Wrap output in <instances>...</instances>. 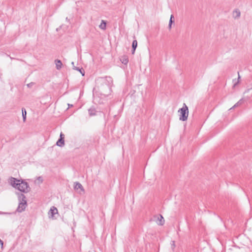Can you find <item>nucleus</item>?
I'll return each mask as SVG.
<instances>
[{
    "label": "nucleus",
    "mask_w": 252,
    "mask_h": 252,
    "mask_svg": "<svg viewBox=\"0 0 252 252\" xmlns=\"http://www.w3.org/2000/svg\"><path fill=\"white\" fill-rule=\"evenodd\" d=\"M243 99H241L240 100H239V101H238L233 107H232L230 110L231 109H232L237 106H238L239 105H240V104H241L242 103H243Z\"/></svg>",
    "instance_id": "f3484780"
},
{
    "label": "nucleus",
    "mask_w": 252,
    "mask_h": 252,
    "mask_svg": "<svg viewBox=\"0 0 252 252\" xmlns=\"http://www.w3.org/2000/svg\"><path fill=\"white\" fill-rule=\"evenodd\" d=\"M94 88L93 89V96H94Z\"/></svg>",
    "instance_id": "393cba45"
},
{
    "label": "nucleus",
    "mask_w": 252,
    "mask_h": 252,
    "mask_svg": "<svg viewBox=\"0 0 252 252\" xmlns=\"http://www.w3.org/2000/svg\"><path fill=\"white\" fill-rule=\"evenodd\" d=\"M42 179V178L41 177H39L38 179Z\"/></svg>",
    "instance_id": "c85d7f7f"
},
{
    "label": "nucleus",
    "mask_w": 252,
    "mask_h": 252,
    "mask_svg": "<svg viewBox=\"0 0 252 252\" xmlns=\"http://www.w3.org/2000/svg\"><path fill=\"white\" fill-rule=\"evenodd\" d=\"M241 12L239 10L236 9L233 11V17L235 19H238L240 17Z\"/></svg>",
    "instance_id": "9d476101"
},
{
    "label": "nucleus",
    "mask_w": 252,
    "mask_h": 252,
    "mask_svg": "<svg viewBox=\"0 0 252 252\" xmlns=\"http://www.w3.org/2000/svg\"><path fill=\"white\" fill-rule=\"evenodd\" d=\"M22 117L23 121L25 122L26 120V115H27V112L24 108H22Z\"/></svg>",
    "instance_id": "2eb2a0df"
},
{
    "label": "nucleus",
    "mask_w": 252,
    "mask_h": 252,
    "mask_svg": "<svg viewBox=\"0 0 252 252\" xmlns=\"http://www.w3.org/2000/svg\"><path fill=\"white\" fill-rule=\"evenodd\" d=\"M169 23H170V24H172V23H174V16L173 15H171Z\"/></svg>",
    "instance_id": "a211bd4d"
},
{
    "label": "nucleus",
    "mask_w": 252,
    "mask_h": 252,
    "mask_svg": "<svg viewBox=\"0 0 252 252\" xmlns=\"http://www.w3.org/2000/svg\"><path fill=\"white\" fill-rule=\"evenodd\" d=\"M10 181L12 186L21 192L27 193L31 190L28 183L22 179L19 180L14 177H11Z\"/></svg>",
    "instance_id": "f03ea898"
},
{
    "label": "nucleus",
    "mask_w": 252,
    "mask_h": 252,
    "mask_svg": "<svg viewBox=\"0 0 252 252\" xmlns=\"http://www.w3.org/2000/svg\"><path fill=\"white\" fill-rule=\"evenodd\" d=\"M96 82L98 85L99 84L104 85V90L102 91L99 90L100 93L97 92V96H95V101H97L100 105L99 107H97V109L98 110V111L95 109V113L96 112H102L103 113L105 110V107L103 106V104L106 100V96L108 95L106 93L110 90L109 84L112 82V79L110 77L98 78L97 79Z\"/></svg>",
    "instance_id": "f257e3e1"
},
{
    "label": "nucleus",
    "mask_w": 252,
    "mask_h": 252,
    "mask_svg": "<svg viewBox=\"0 0 252 252\" xmlns=\"http://www.w3.org/2000/svg\"><path fill=\"white\" fill-rule=\"evenodd\" d=\"M18 196L19 203L16 211L19 213L24 211L27 206V202L26 196L22 193H16Z\"/></svg>",
    "instance_id": "7ed1b4c3"
},
{
    "label": "nucleus",
    "mask_w": 252,
    "mask_h": 252,
    "mask_svg": "<svg viewBox=\"0 0 252 252\" xmlns=\"http://www.w3.org/2000/svg\"><path fill=\"white\" fill-rule=\"evenodd\" d=\"M137 46V41L136 40H134L132 43V51L131 53L134 54L135 51V50Z\"/></svg>",
    "instance_id": "1a4fd4ad"
},
{
    "label": "nucleus",
    "mask_w": 252,
    "mask_h": 252,
    "mask_svg": "<svg viewBox=\"0 0 252 252\" xmlns=\"http://www.w3.org/2000/svg\"><path fill=\"white\" fill-rule=\"evenodd\" d=\"M122 63L124 64H127L128 62V59L126 56H123L121 59Z\"/></svg>",
    "instance_id": "dca6fc26"
},
{
    "label": "nucleus",
    "mask_w": 252,
    "mask_h": 252,
    "mask_svg": "<svg viewBox=\"0 0 252 252\" xmlns=\"http://www.w3.org/2000/svg\"><path fill=\"white\" fill-rule=\"evenodd\" d=\"M106 21L103 20H101V24L99 25V27L100 29L103 30H105L106 29Z\"/></svg>",
    "instance_id": "4468645a"
},
{
    "label": "nucleus",
    "mask_w": 252,
    "mask_h": 252,
    "mask_svg": "<svg viewBox=\"0 0 252 252\" xmlns=\"http://www.w3.org/2000/svg\"><path fill=\"white\" fill-rule=\"evenodd\" d=\"M73 69H74V70H77L78 71H79L80 72V73L83 75V76H84L85 75V71L83 69V68L81 67H77V66H73Z\"/></svg>",
    "instance_id": "9b49d317"
},
{
    "label": "nucleus",
    "mask_w": 252,
    "mask_h": 252,
    "mask_svg": "<svg viewBox=\"0 0 252 252\" xmlns=\"http://www.w3.org/2000/svg\"><path fill=\"white\" fill-rule=\"evenodd\" d=\"M158 220L157 223L159 225H163L164 223V219L161 215L157 216Z\"/></svg>",
    "instance_id": "39448f33"
},
{
    "label": "nucleus",
    "mask_w": 252,
    "mask_h": 252,
    "mask_svg": "<svg viewBox=\"0 0 252 252\" xmlns=\"http://www.w3.org/2000/svg\"><path fill=\"white\" fill-rule=\"evenodd\" d=\"M74 189L75 190H78L79 189H80L81 190L84 191V189L82 185L79 182L74 183Z\"/></svg>",
    "instance_id": "423d86ee"
},
{
    "label": "nucleus",
    "mask_w": 252,
    "mask_h": 252,
    "mask_svg": "<svg viewBox=\"0 0 252 252\" xmlns=\"http://www.w3.org/2000/svg\"><path fill=\"white\" fill-rule=\"evenodd\" d=\"M56 145L60 147H63L64 146V140L59 138L56 143Z\"/></svg>",
    "instance_id": "f8f14e48"
},
{
    "label": "nucleus",
    "mask_w": 252,
    "mask_h": 252,
    "mask_svg": "<svg viewBox=\"0 0 252 252\" xmlns=\"http://www.w3.org/2000/svg\"><path fill=\"white\" fill-rule=\"evenodd\" d=\"M34 83H32V82H31L30 83H29L27 85V87L28 88H31L33 85Z\"/></svg>",
    "instance_id": "412c9836"
},
{
    "label": "nucleus",
    "mask_w": 252,
    "mask_h": 252,
    "mask_svg": "<svg viewBox=\"0 0 252 252\" xmlns=\"http://www.w3.org/2000/svg\"><path fill=\"white\" fill-rule=\"evenodd\" d=\"M71 64L72 65V67H73V66H75V65H74V63L73 62H72L71 63Z\"/></svg>",
    "instance_id": "a878e982"
},
{
    "label": "nucleus",
    "mask_w": 252,
    "mask_h": 252,
    "mask_svg": "<svg viewBox=\"0 0 252 252\" xmlns=\"http://www.w3.org/2000/svg\"><path fill=\"white\" fill-rule=\"evenodd\" d=\"M55 63L56 64V68L57 70H60L63 65V63L61 60L57 59L55 61Z\"/></svg>",
    "instance_id": "0eeeda50"
},
{
    "label": "nucleus",
    "mask_w": 252,
    "mask_h": 252,
    "mask_svg": "<svg viewBox=\"0 0 252 252\" xmlns=\"http://www.w3.org/2000/svg\"><path fill=\"white\" fill-rule=\"evenodd\" d=\"M238 81L236 83H235L234 84V86H236L237 85V84H238L239 83V80L240 79V76L239 74H238Z\"/></svg>",
    "instance_id": "4be33fe9"
},
{
    "label": "nucleus",
    "mask_w": 252,
    "mask_h": 252,
    "mask_svg": "<svg viewBox=\"0 0 252 252\" xmlns=\"http://www.w3.org/2000/svg\"><path fill=\"white\" fill-rule=\"evenodd\" d=\"M171 25L172 24H170V23H169L168 27L169 29L171 28Z\"/></svg>",
    "instance_id": "b1692460"
},
{
    "label": "nucleus",
    "mask_w": 252,
    "mask_h": 252,
    "mask_svg": "<svg viewBox=\"0 0 252 252\" xmlns=\"http://www.w3.org/2000/svg\"><path fill=\"white\" fill-rule=\"evenodd\" d=\"M0 245L2 246L3 245V241L0 239Z\"/></svg>",
    "instance_id": "5701e85b"
},
{
    "label": "nucleus",
    "mask_w": 252,
    "mask_h": 252,
    "mask_svg": "<svg viewBox=\"0 0 252 252\" xmlns=\"http://www.w3.org/2000/svg\"><path fill=\"white\" fill-rule=\"evenodd\" d=\"M68 106H72V105H69V104H68Z\"/></svg>",
    "instance_id": "cd10ccee"
},
{
    "label": "nucleus",
    "mask_w": 252,
    "mask_h": 252,
    "mask_svg": "<svg viewBox=\"0 0 252 252\" xmlns=\"http://www.w3.org/2000/svg\"><path fill=\"white\" fill-rule=\"evenodd\" d=\"M88 112H89V116L90 117L94 116V106H91L88 109Z\"/></svg>",
    "instance_id": "ddd939ff"
},
{
    "label": "nucleus",
    "mask_w": 252,
    "mask_h": 252,
    "mask_svg": "<svg viewBox=\"0 0 252 252\" xmlns=\"http://www.w3.org/2000/svg\"><path fill=\"white\" fill-rule=\"evenodd\" d=\"M57 213H58V210H57V209L55 207L52 206L50 208L49 214H50L51 216L53 217H54V215H55L56 214H57Z\"/></svg>",
    "instance_id": "6e6552de"
},
{
    "label": "nucleus",
    "mask_w": 252,
    "mask_h": 252,
    "mask_svg": "<svg viewBox=\"0 0 252 252\" xmlns=\"http://www.w3.org/2000/svg\"><path fill=\"white\" fill-rule=\"evenodd\" d=\"M59 138L64 140V135L63 134V132H61Z\"/></svg>",
    "instance_id": "aec40b11"
},
{
    "label": "nucleus",
    "mask_w": 252,
    "mask_h": 252,
    "mask_svg": "<svg viewBox=\"0 0 252 252\" xmlns=\"http://www.w3.org/2000/svg\"><path fill=\"white\" fill-rule=\"evenodd\" d=\"M178 112L180 121H185L187 120L189 115V109L185 103L183 104L182 108L179 109Z\"/></svg>",
    "instance_id": "20e7f679"
},
{
    "label": "nucleus",
    "mask_w": 252,
    "mask_h": 252,
    "mask_svg": "<svg viewBox=\"0 0 252 252\" xmlns=\"http://www.w3.org/2000/svg\"><path fill=\"white\" fill-rule=\"evenodd\" d=\"M171 249L174 250L175 248V242L174 241H172L171 243Z\"/></svg>",
    "instance_id": "6ab92c4d"
},
{
    "label": "nucleus",
    "mask_w": 252,
    "mask_h": 252,
    "mask_svg": "<svg viewBox=\"0 0 252 252\" xmlns=\"http://www.w3.org/2000/svg\"><path fill=\"white\" fill-rule=\"evenodd\" d=\"M65 19H66V21H67L68 22L69 21V19H68L67 17H66Z\"/></svg>",
    "instance_id": "bb28decb"
}]
</instances>
